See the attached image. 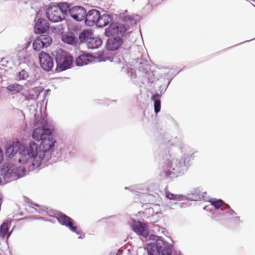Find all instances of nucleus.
Returning <instances> with one entry per match:
<instances>
[{
	"mask_svg": "<svg viewBox=\"0 0 255 255\" xmlns=\"http://www.w3.org/2000/svg\"><path fill=\"white\" fill-rule=\"evenodd\" d=\"M125 189L126 190H127V189H128L129 190H130L131 192H133V194H136L137 195H138L139 196V197L141 196V195L139 194H140V192L137 191H135V187L134 186H131L130 187H125Z\"/></svg>",
	"mask_w": 255,
	"mask_h": 255,
	"instance_id": "nucleus-35",
	"label": "nucleus"
},
{
	"mask_svg": "<svg viewBox=\"0 0 255 255\" xmlns=\"http://www.w3.org/2000/svg\"><path fill=\"white\" fill-rule=\"evenodd\" d=\"M40 35L34 40L33 48L35 51H39L43 48H46L50 45L52 40L48 33H39Z\"/></svg>",
	"mask_w": 255,
	"mask_h": 255,
	"instance_id": "nucleus-9",
	"label": "nucleus"
},
{
	"mask_svg": "<svg viewBox=\"0 0 255 255\" xmlns=\"http://www.w3.org/2000/svg\"><path fill=\"white\" fill-rule=\"evenodd\" d=\"M32 205H33L35 207H40L41 206L38 204H33Z\"/></svg>",
	"mask_w": 255,
	"mask_h": 255,
	"instance_id": "nucleus-42",
	"label": "nucleus"
},
{
	"mask_svg": "<svg viewBox=\"0 0 255 255\" xmlns=\"http://www.w3.org/2000/svg\"><path fill=\"white\" fill-rule=\"evenodd\" d=\"M170 83V81H169L168 82V83H167V86L169 85Z\"/></svg>",
	"mask_w": 255,
	"mask_h": 255,
	"instance_id": "nucleus-46",
	"label": "nucleus"
},
{
	"mask_svg": "<svg viewBox=\"0 0 255 255\" xmlns=\"http://www.w3.org/2000/svg\"><path fill=\"white\" fill-rule=\"evenodd\" d=\"M234 221L237 222L238 224H239L241 221L240 220V217L238 216H236L235 217H233Z\"/></svg>",
	"mask_w": 255,
	"mask_h": 255,
	"instance_id": "nucleus-38",
	"label": "nucleus"
},
{
	"mask_svg": "<svg viewBox=\"0 0 255 255\" xmlns=\"http://www.w3.org/2000/svg\"><path fill=\"white\" fill-rule=\"evenodd\" d=\"M60 10L61 14L63 15V17L65 16H68L70 14V11L72 7L69 3L66 2H60L56 6Z\"/></svg>",
	"mask_w": 255,
	"mask_h": 255,
	"instance_id": "nucleus-21",
	"label": "nucleus"
},
{
	"mask_svg": "<svg viewBox=\"0 0 255 255\" xmlns=\"http://www.w3.org/2000/svg\"><path fill=\"white\" fill-rule=\"evenodd\" d=\"M89 54H82L80 55L75 60V64L78 66H83L88 64L89 62L88 58Z\"/></svg>",
	"mask_w": 255,
	"mask_h": 255,
	"instance_id": "nucleus-27",
	"label": "nucleus"
},
{
	"mask_svg": "<svg viewBox=\"0 0 255 255\" xmlns=\"http://www.w3.org/2000/svg\"><path fill=\"white\" fill-rule=\"evenodd\" d=\"M100 11L95 9L86 11L84 19L85 24L89 26L96 25L98 18H100Z\"/></svg>",
	"mask_w": 255,
	"mask_h": 255,
	"instance_id": "nucleus-14",
	"label": "nucleus"
},
{
	"mask_svg": "<svg viewBox=\"0 0 255 255\" xmlns=\"http://www.w3.org/2000/svg\"><path fill=\"white\" fill-rule=\"evenodd\" d=\"M128 73L129 76H130L131 78H135L136 77L135 71L132 68H129L128 70Z\"/></svg>",
	"mask_w": 255,
	"mask_h": 255,
	"instance_id": "nucleus-36",
	"label": "nucleus"
},
{
	"mask_svg": "<svg viewBox=\"0 0 255 255\" xmlns=\"http://www.w3.org/2000/svg\"><path fill=\"white\" fill-rule=\"evenodd\" d=\"M161 95L158 93L153 95L151 97V100L154 102V109L156 114L159 113L161 109Z\"/></svg>",
	"mask_w": 255,
	"mask_h": 255,
	"instance_id": "nucleus-24",
	"label": "nucleus"
},
{
	"mask_svg": "<svg viewBox=\"0 0 255 255\" xmlns=\"http://www.w3.org/2000/svg\"><path fill=\"white\" fill-rule=\"evenodd\" d=\"M174 204H177L178 205V203H175Z\"/></svg>",
	"mask_w": 255,
	"mask_h": 255,
	"instance_id": "nucleus-48",
	"label": "nucleus"
},
{
	"mask_svg": "<svg viewBox=\"0 0 255 255\" xmlns=\"http://www.w3.org/2000/svg\"><path fill=\"white\" fill-rule=\"evenodd\" d=\"M13 147H12L11 145H9L6 147L5 153L7 154L8 156L10 157L13 156L14 154L13 151Z\"/></svg>",
	"mask_w": 255,
	"mask_h": 255,
	"instance_id": "nucleus-34",
	"label": "nucleus"
},
{
	"mask_svg": "<svg viewBox=\"0 0 255 255\" xmlns=\"http://www.w3.org/2000/svg\"><path fill=\"white\" fill-rule=\"evenodd\" d=\"M139 71L142 72L145 74H147L149 70V66L147 64L145 63H140V66L138 67Z\"/></svg>",
	"mask_w": 255,
	"mask_h": 255,
	"instance_id": "nucleus-31",
	"label": "nucleus"
},
{
	"mask_svg": "<svg viewBox=\"0 0 255 255\" xmlns=\"http://www.w3.org/2000/svg\"><path fill=\"white\" fill-rule=\"evenodd\" d=\"M237 213L231 208L229 205L225 204L224 206L220 209L219 213L217 214V216H234L236 215Z\"/></svg>",
	"mask_w": 255,
	"mask_h": 255,
	"instance_id": "nucleus-23",
	"label": "nucleus"
},
{
	"mask_svg": "<svg viewBox=\"0 0 255 255\" xmlns=\"http://www.w3.org/2000/svg\"><path fill=\"white\" fill-rule=\"evenodd\" d=\"M19 60L22 62L26 63L28 61L27 59V56L25 55V51H23L18 53Z\"/></svg>",
	"mask_w": 255,
	"mask_h": 255,
	"instance_id": "nucleus-32",
	"label": "nucleus"
},
{
	"mask_svg": "<svg viewBox=\"0 0 255 255\" xmlns=\"http://www.w3.org/2000/svg\"><path fill=\"white\" fill-rule=\"evenodd\" d=\"M2 198V196L1 195H0V206L1 205V203H2V202H1Z\"/></svg>",
	"mask_w": 255,
	"mask_h": 255,
	"instance_id": "nucleus-41",
	"label": "nucleus"
},
{
	"mask_svg": "<svg viewBox=\"0 0 255 255\" xmlns=\"http://www.w3.org/2000/svg\"><path fill=\"white\" fill-rule=\"evenodd\" d=\"M102 43V39L98 37H93L89 38L87 43L89 49H94L99 48Z\"/></svg>",
	"mask_w": 255,
	"mask_h": 255,
	"instance_id": "nucleus-20",
	"label": "nucleus"
},
{
	"mask_svg": "<svg viewBox=\"0 0 255 255\" xmlns=\"http://www.w3.org/2000/svg\"><path fill=\"white\" fill-rule=\"evenodd\" d=\"M25 98H26V99H27V100H29V99H30V97H29V95H26V96H25Z\"/></svg>",
	"mask_w": 255,
	"mask_h": 255,
	"instance_id": "nucleus-44",
	"label": "nucleus"
},
{
	"mask_svg": "<svg viewBox=\"0 0 255 255\" xmlns=\"http://www.w3.org/2000/svg\"><path fill=\"white\" fill-rule=\"evenodd\" d=\"M46 15L48 20L53 23L61 21L64 19L60 13V10L55 5L48 7L46 10Z\"/></svg>",
	"mask_w": 255,
	"mask_h": 255,
	"instance_id": "nucleus-11",
	"label": "nucleus"
},
{
	"mask_svg": "<svg viewBox=\"0 0 255 255\" xmlns=\"http://www.w3.org/2000/svg\"><path fill=\"white\" fill-rule=\"evenodd\" d=\"M122 20L125 22H129L130 25H128V23L125 24L119 22H112L108 27L105 29V35L108 37L115 36L122 38L126 35L127 32H130L131 31H129V30L131 27L133 26V25L136 24V21L132 16L130 15L124 16L123 17Z\"/></svg>",
	"mask_w": 255,
	"mask_h": 255,
	"instance_id": "nucleus-3",
	"label": "nucleus"
},
{
	"mask_svg": "<svg viewBox=\"0 0 255 255\" xmlns=\"http://www.w3.org/2000/svg\"><path fill=\"white\" fill-rule=\"evenodd\" d=\"M161 174L166 178H174L182 175L187 170L188 164L186 163L187 157L183 155L181 159L171 158L169 154H166L162 157Z\"/></svg>",
	"mask_w": 255,
	"mask_h": 255,
	"instance_id": "nucleus-2",
	"label": "nucleus"
},
{
	"mask_svg": "<svg viewBox=\"0 0 255 255\" xmlns=\"http://www.w3.org/2000/svg\"><path fill=\"white\" fill-rule=\"evenodd\" d=\"M6 89L11 92V94H16L23 89V86L18 83H14L6 86Z\"/></svg>",
	"mask_w": 255,
	"mask_h": 255,
	"instance_id": "nucleus-22",
	"label": "nucleus"
},
{
	"mask_svg": "<svg viewBox=\"0 0 255 255\" xmlns=\"http://www.w3.org/2000/svg\"><path fill=\"white\" fill-rule=\"evenodd\" d=\"M166 197L170 200L181 201L184 200L185 195L181 194H174L170 192H166Z\"/></svg>",
	"mask_w": 255,
	"mask_h": 255,
	"instance_id": "nucleus-28",
	"label": "nucleus"
},
{
	"mask_svg": "<svg viewBox=\"0 0 255 255\" xmlns=\"http://www.w3.org/2000/svg\"><path fill=\"white\" fill-rule=\"evenodd\" d=\"M49 28V25L48 21L44 18H38L36 21L34 30L35 33H43L46 32Z\"/></svg>",
	"mask_w": 255,
	"mask_h": 255,
	"instance_id": "nucleus-16",
	"label": "nucleus"
},
{
	"mask_svg": "<svg viewBox=\"0 0 255 255\" xmlns=\"http://www.w3.org/2000/svg\"><path fill=\"white\" fill-rule=\"evenodd\" d=\"M154 242H151L147 245L146 250L148 255H172L171 244L165 242L160 237H157ZM181 255L179 252L176 253V255Z\"/></svg>",
	"mask_w": 255,
	"mask_h": 255,
	"instance_id": "nucleus-4",
	"label": "nucleus"
},
{
	"mask_svg": "<svg viewBox=\"0 0 255 255\" xmlns=\"http://www.w3.org/2000/svg\"><path fill=\"white\" fill-rule=\"evenodd\" d=\"M3 160V152L0 148V164L2 162Z\"/></svg>",
	"mask_w": 255,
	"mask_h": 255,
	"instance_id": "nucleus-39",
	"label": "nucleus"
},
{
	"mask_svg": "<svg viewBox=\"0 0 255 255\" xmlns=\"http://www.w3.org/2000/svg\"><path fill=\"white\" fill-rule=\"evenodd\" d=\"M35 82V80H29L27 81V84H29L30 85L34 84Z\"/></svg>",
	"mask_w": 255,
	"mask_h": 255,
	"instance_id": "nucleus-40",
	"label": "nucleus"
},
{
	"mask_svg": "<svg viewBox=\"0 0 255 255\" xmlns=\"http://www.w3.org/2000/svg\"><path fill=\"white\" fill-rule=\"evenodd\" d=\"M207 197L206 192H202L201 188H194L190 192L185 196L184 200L188 199L192 201H198L203 200L205 201L208 200Z\"/></svg>",
	"mask_w": 255,
	"mask_h": 255,
	"instance_id": "nucleus-12",
	"label": "nucleus"
},
{
	"mask_svg": "<svg viewBox=\"0 0 255 255\" xmlns=\"http://www.w3.org/2000/svg\"><path fill=\"white\" fill-rule=\"evenodd\" d=\"M130 227L132 230L137 235L146 238L148 236V232L145 227V224L140 221H136L135 220H132Z\"/></svg>",
	"mask_w": 255,
	"mask_h": 255,
	"instance_id": "nucleus-15",
	"label": "nucleus"
},
{
	"mask_svg": "<svg viewBox=\"0 0 255 255\" xmlns=\"http://www.w3.org/2000/svg\"><path fill=\"white\" fill-rule=\"evenodd\" d=\"M62 41L64 43L72 45H76L78 42L77 38L74 36L73 33L63 35Z\"/></svg>",
	"mask_w": 255,
	"mask_h": 255,
	"instance_id": "nucleus-25",
	"label": "nucleus"
},
{
	"mask_svg": "<svg viewBox=\"0 0 255 255\" xmlns=\"http://www.w3.org/2000/svg\"><path fill=\"white\" fill-rule=\"evenodd\" d=\"M86 10L82 6H72L70 11L69 15L77 21H82L84 19Z\"/></svg>",
	"mask_w": 255,
	"mask_h": 255,
	"instance_id": "nucleus-13",
	"label": "nucleus"
},
{
	"mask_svg": "<svg viewBox=\"0 0 255 255\" xmlns=\"http://www.w3.org/2000/svg\"><path fill=\"white\" fill-rule=\"evenodd\" d=\"M40 210H41V211H38L39 213H42L43 212L45 211V210L44 209H40Z\"/></svg>",
	"mask_w": 255,
	"mask_h": 255,
	"instance_id": "nucleus-43",
	"label": "nucleus"
},
{
	"mask_svg": "<svg viewBox=\"0 0 255 255\" xmlns=\"http://www.w3.org/2000/svg\"><path fill=\"white\" fill-rule=\"evenodd\" d=\"M93 35L92 31L90 30H84L82 31L79 35V38L81 42H88L89 38Z\"/></svg>",
	"mask_w": 255,
	"mask_h": 255,
	"instance_id": "nucleus-26",
	"label": "nucleus"
},
{
	"mask_svg": "<svg viewBox=\"0 0 255 255\" xmlns=\"http://www.w3.org/2000/svg\"><path fill=\"white\" fill-rule=\"evenodd\" d=\"M213 207H212V206L211 205V204L210 205H207V206H205L204 207V210H205L207 211L211 212L213 213L214 212V209H213Z\"/></svg>",
	"mask_w": 255,
	"mask_h": 255,
	"instance_id": "nucleus-37",
	"label": "nucleus"
},
{
	"mask_svg": "<svg viewBox=\"0 0 255 255\" xmlns=\"http://www.w3.org/2000/svg\"><path fill=\"white\" fill-rule=\"evenodd\" d=\"M8 231V223L3 222L0 226V237L4 239Z\"/></svg>",
	"mask_w": 255,
	"mask_h": 255,
	"instance_id": "nucleus-29",
	"label": "nucleus"
},
{
	"mask_svg": "<svg viewBox=\"0 0 255 255\" xmlns=\"http://www.w3.org/2000/svg\"><path fill=\"white\" fill-rule=\"evenodd\" d=\"M39 60L41 68L45 71H50L54 67L53 58L46 52L42 51L39 54Z\"/></svg>",
	"mask_w": 255,
	"mask_h": 255,
	"instance_id": "nucleus-10",
	"label": "nucleus"
},
{
	"mask_svg": "<svg viewBox=\"0 0 255 255\" xmlns=\"http://www.w3.org/2000/svg\"><path fill=\"white\" fill-rule=\"evenodd\" d=\"M55 59L56 64V70L57 72L64 71L71 68L74 61L73 56L61 49L56 52Z\"/></svg>",
	"mask_w": 255,
	"mask_h": 255,
	"instance_id": "nucleus-7",
	"label": "nucleus"
},
{
	"mask_svg": "<svg viewBox=\"0 0 255 255\" xmlns=\"http://www.w3.org/2000/svg\"><path fill=\"white\" fill-rule=\"evenodd\" d=\"M169 144H171V145L172 144L171 143H170V140H168V143H167L168 145Z\"/></svg>",
	"mask_w": 255,
	"mask_h": 255,
	"instance_id": "nucleus-45",
	"label": "nucleus"
},
{
	"mask_svg": "<svg viewBox=\"0 0 255 255\" xmlns=\"http://www.w3.org/2000/svg\"><path fill=\"white\" fill-rule=\"evenodd\" d=\"M32 137L35 140L40 141L39 145L31 141L27 150L23 152L24 153L26 152L28 156L31 155L33 157L32 165L35 169L40 167L43 168L63 158L64 150L58 152L55 150L56 140L52 135L51 129L46 128L44 125L42 127L35 128Z\"/></svg>",
	"mask_w": 255,
	"mask_h": 255,
	"instance_id": "nucleus-1",
	"label": "nucleus"
},
{
	"mask_svg": "<svg viewBox=\"0 0 255 255\" xmlns=\"http://www.w3.org/2000/svg\"><path fill=\"white\" fill-rule=\"evenodd\" d=\"M57 219L60 224L69 228L72 232L80 235L79 239H83L84 235L81 236L82 232L80 230H78L77 227L74 225L73 220L62 212L57 213Z\"/></svg>",
	"mask_w": 255,
	"mask_h": 255,
	"instance_id": "nucleus-8",
	"label": "nucleus"
},
{
	"mask_svg": "<svg viewBox=\"0 0 255 255\" xmlns=\"http://www.w3.org/2000/svg\"><path fill=\"white\" fill-rule=\"evenodd\" d=\"M189 161V160H188V161L186 162V163L187 164L188 162Z\"/></svg>",
	"mask_w": 255,
	"mask_h": 255,
	"instance_id": "nucleus-47",
	"label": "nucleus"
},
{
	"mask_svg": "<svg viewBox=\"0 0 255 255\" xmlns=\"http://www.w3.org/2000/svg\"><path fill=\"white\" fill-rule=\"evenodd\" d=\"M123 39L115 36H111L107 40L106 44V48L111 51L117 50L122 44Z\"/></svg>",
	"mask_w": 255,
	"mask_h": 255,
	"instance_id": "nucleus-17",
	"label": "nucleus"
},
{
	"mask_svg": "<svg viewBox=\"0 0 255 255\" xmlns=\"http://www.w3.org/2000/svg\"><path fill=\"white\" fill-rule=\"evenodd\" d=\"M149 224H151V225H153V227H152L153 229H152V230H153V232H160V231H161L162 232H163V228H160L158 225H154L152 223L150 222V223H147V226L149 227H151V226L149 225Z\"/></svg>",
	"mask_w": 255,
	"mask_h": 255,
	"instance_id": "nucleus-33",
	"label": "nucleus"
},
{
	"mask_svg": "<svg viewBox=\"0 0 255 255\" xmlns=\"http://www.w3.org/2000/svg\"><path fill=\"white\" fill-rule=\"evenodd\" d=\"M29 73L24 69H22L17 73V80L18 81L26 80L29 77Z\"/></svg>",
	"mask_w": 255,
	"mask_h": 255,
	"instance_id": "nucleus-30",
	"label": "nucleus"
},
{
	"mask_svg": "<svg viewBox=\"0 0 255 255\" xmlns=\"http://www.w3.org/2000/svg\"><path fill=\"white\" fill-rule=\"evenodd\" d=\"M22 167H17L14 165L10 163H4L0 170L1 175L3 177V180L6 183L17 180L26 174L27 168L24 174L22 171Z\"/></svg>",
	"mask_w": 255,
	"mask_h": 255,
	"instance_id": "nucleus-5",
	"label": "nucleus"
},
{
	"mask_svg": "<svg viewBox=\"0 0 255 255\" xmlns=\"http://www.w3.org/2000/svg\"><path fill=\"white\" fill-rule=\"evenodd\" d=\"M113 20V17L111 15L105 13L101 15L100 14V18H98L96 25L98 27H103L112 22Z\"/></svg>",
	"mask_w": 255,
	"mask_h": 255,
	"instance_id": "nucleus-18",
	"label": "nucleus"
},
{
	"mask_svg": "<svg viewBox=\"0 0 255 255\" xmlns=\"http://www.w3.org/2000/svg\"><path fill=\"white\" fill-rule=\"evenodd\" d=\"M11 145L12 147H13L14 154L18 152L20 155V157L18 159L19 162L24 165V166H23L22 168L23 173L24 174L26 168H27V170L29 171L35 170V167L32 165L33 163V160H31L33 159L32 158H33V157H32L31 155H29V157L28 156L26 152L25 154L23 152L27 150L28 147V145L27 146L22 145L20 142L17 141L13 142V144Z\"/></svg>",
	"mask_w": 255,
	"mask_h": 255,
	"instance_id": "nucleus-6",
	"label": "nucleus"
},
{
	"mask_svg": "<svg viewBox=\"0 0 255 255\" xmlns=\"http://www.w3.org/2000/svg\"><path fill=\"white\" fill-rule=\"evenodd\" d=\"M209 201L211 203V205L214 208L213 215L214 218L217 217V214L220 212V209H222L224 205L226 204L221 199H212L209 200Z\"/></svg>",
	"mask_w": 255,
	"mask_h": 255,
	"instance_id": "nucleus-19",
	"label": "nucleus"
}]
</instances>
